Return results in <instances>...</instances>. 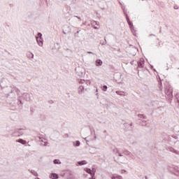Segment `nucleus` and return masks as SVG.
I'll use <instances>...</instances> for the list:
<instances>
[{
	"label": "nucleus",
	"instance_id": "obj_1",
	"mask_svg": "<svg viewBox=\"0 0 179 179\" xmlns=\"http://www.w3.org/2000/svg\"><path fill=\"white\" fill-rule=\"evenodd\" d=\"M117 155L118 156V162L122 163V164H125V163L128 162V157H132L133 155L132 152L124 150L123 151L117 150Z\"/></svg>",
	"mask_w": 179,
	"mask_h": 179
},
{
	"label": "nucleus",
	"instance_id": "obj_2",
	"mask_svg": "<svg viewBox=\"0 0 179 179\" xmlns=\"http://www.w3.org/2000/svg\"><path fill=\"white\" fill-rule=\"evenodd\" d=\"M78 83H80V85H80L78 87V94H82L83 93H84L85 87H86V86H90L91 85L90 80H83V79L78 80Z\"/></svg>",
	"mask_w": 179,
	"mask_h": 179
},
{
	"label": "nucleus",
	"instance_id": "obj_3",
	"mask_svg": "<svg viewBox=\"0 0 179 179\" xmlns=\"http://www.w3.org/2000/svg\"><path fill=\"white\" fill-rule=\"evenodd\" d=\"M138 117L139 118V122H141L143 127H146L147 124L146 121H145V120H146V116H145L143 114H139L138 115Z\"/></svg>",
	"mask_w": 179,
	"mask_h": 179
},
{
	"label": "nucleus",
	"instance_id": "obj_4",
	"mask_svg": "<svg viewBox=\"0 0 179 179\" xmlns=\"http://www.w3.org/2000/svg\"><path fill=\"white\" fill-rule=\"evenodd\" d=\"M122 9L124 10V13L126 15V19L127 20V23L130 27V29L131 30V31H134V24H132V22H131V21L129 20V17H128V15L127 14V11H125V7H122Z\"/></svg>",
	"mask_w": 179,
	"mask_h": 179
},
{
	"label": "nucleus",
	"instance_id": "obj_5",
	"mask_svg": "<svg viewBox=\"0 0 179 179\" xmlns=\"http://www.w3.org/2000/svg\"><path fill=\"white\" fill-rule=\"evenodd\" d=\"M114 79L117 83H122V75L120 73H116Z\"/></svg>",
	"mask_w": 179,
	"mask_h": 179
},
{
	"label": "nucleus",
	"instance_id": "obj_6",
	"mask_svg": "<svg viewBox=\"0 0 179 179\" xmlns=\"http://www.w3.org/2000/svg\"><path fill=\"white\" fill-rule=\"evenodd\" d=\"M165 93L168 94V96H170V94H173V89H171V87L169 83H166V86L165 87Z\"/></svg>",
	"mask_w": 179,
	"mask_h": 179
},
{
	"label": "nucleus",
	"instance_id": "obj_7",
	"mask_svg": "<svg viewBox=\"0 0 179 179\" xmlns=\"http://www.w3.org/2000/svg\"><path fill=\"white\" fill-rule=\"evenodd\" d=\"M138 68H143V65L145 64V59L141 58L137 62Z\"/></svg>",
	"mask_w": 179,
	"mask_h": 179
},
{
	"label": "nucleus",
	"instance_id": "obj_8",
	"mask_svg": "<svg viewBox=\"0 0 179 179\" xmlns=\"http://www.w3.org/2000/svg\"><path fill=\"white\" fill-rule=\"evenodd\" d=\"M36 41L38 43V45L40 47H43V38H40L38 37H36Z\"/></svg>",
	"mask_w": 179,
	"mask_h": 179
},
{
	"label": "nucleus",
	"instance_id": "obj_9",
	"mask_svg": "<svg viewBox=\"0 0 179 179\" xmlns=\"http://www.w3.org/2000/svg\"><path fill=\"white\" fill-rule=\"evenodd\" d=\"M95 65L96 66H101L103 65V61L101 59H96L95 61Z\"/></svg>",
	"mask_w": 179,
	"mask_h": 179
},
{
	"label": "nucleus",
	"instance_id": "obj_10",
	"mask_svg": "<svg viewBox=\"0 0 179 179\" xmlns=\"http://www.w3.org/2000/svg\"><path fill=\"white\" fill-rule=\"evenodd\" d=\"M169 149L170 152H172V153H175L176 155H179V151H178L177 150L173 148H169Z\"/></svg>",
	"mask_w": 179,
	"mask_h": 179
},
{
	"label": "nucleus",
	"instance_id": "obj_11",
	"mask_svg": "<svg viewBox=\"0 0 179 179\" xmlns=\"http://www.w3.org/2000/svg\"><path fill=\"white\" fill-rule=\"evenodd\" d=\"M115 178H117V179H122V176H119L117 174H113L111 177V179H115Z\"/></svg>",
	"mask_w": 179,
	"mask_h": 179
},
{
	"label": "nucleus",
	"instance_id": "obj_12",
	"mask_svg": "<svg viewBox=\"0 0 179 179\" xmlns=\"http://www.w3.org/2000/svg\"><path fill=\"white\" fill-rule=\"evenodd\" d=\"M116 94L119 96H127V94L124 91H116Z\"/></svg>",
	"mask_w": 179,
	"mask_h": 179
},
{
	"label": "nucleus",
	"instance_id": "obj_13",
	"mask_svg": "<svg viewBox=\"0 0 179 179\" xmlns=\"http://www.w3.org/2000/svg\"><path fill=\"white\" fill-rule=\"evenodd\" d=\"M50 178H52V179H57L58 178V174L57 173H52L51 175H50Z\"/></svg>",
	"mask_w": 179,
	"mask_h": 179
},
{
	"label": "nucleus",
	"instance_id": "obj_14",
	"mask_svg": "<svg viewBox=\"0 0 179 179\" xmlns=\"http://www.w3.org/2000/svg\"><path fill=\"white\" fill-rule=\"evenodd\" d=\"M79 166H83L85 164H87V162L86 160L80 161L78 162Z\"/></svg>",
	"mask_w": 179,
	"mask_h": 179
},
{
	"label": "nucleus",
	"instance_id": "obj_15",
	"mask_svg": "<svg viewBox=\"0 0 179 179\" xmlns=\"http://www.w3.org/2000/svg\"><path fill=\"white\" fill-rule=\"evenodd\" d=\"M84 170H85V171H86V173H87L88 174H91V176H92V169H90L89 168H85Z\"/></svg>",
	"mask_w": 179,
	"mask_h": 179
},
{
	"label": "nucleus",
	"instance_id": "obj_16",
	"mask_svg": "<svg viewBox=\"0 0 179 179\" xmlns=\"http://www.w3.org/2000/svg\"><path fill=\"white\" fill-rule=\"evenodd\" d=\"M23 97L24 99H25V100H29V97H30V95L29 94H24Z\"/></svg>",
	"mask_w": 179,
	"mask_h": 179
},
{
	"label": "nucleus",
	"instance_id": "obj_17",
	"mask_svg": "<svg viewBox=\"0 0 179 179\" xmlns=\"http://www.w3.org/2000/svg\"><path fill=\"white\" fill-rule=\"evenodd\" d=\"M17 142H19V143H22V145H26V141L23 139H20L17 141Z\"/></svg>",
	"mask_w": 179,
	"mask_h": 179
},
{
	"label": "nucleus",
	"instance_id": "obj_18",
	"mask_svg": "<svg viewBox=\"0 0 179 179\" xmlns=\"http://www.w3.org/2000/svg\"><path fill=\"white\" fill-rule=\"evenodd\" d=\"M30 173H31V174H33V176H34L35 177H37V176H38V173H37V172H36L35 171H30Z\"/></svg>",
	"mask_w": 179,
	"mask_h": 179
},
{
	"label": "nucleus",
	"instance_id": "obj_19",
	"mask_svg": "<svg viewBox=\"0 0 179 179\" xmlns=\"http://www.w3.org/2000/svg\"><path fill=\"white\" fill-rule=\"evenodd\" d=\"M54 163L55 164H61V162L59 161V159H55Z\"/></svg>",
	"mask_w": 179,
	"mask_h": 179
},
{
	"label": "nucleus",
	"instance_id": "obj_20",
	"mask_svg": "<svg viewBox=\"0 0 179 179\" xmlns=\"http://www.w3.org/2000/svg\"><path fill=\"white\" fill-rule=\"evenodd\" d=\"M78 76H83V71H77Z\"/></svg>",
	"mask_w": 179,
	"mask_h": 179
},
{
	"label": "nucleus",
	"instance_id": "obj_21",
	"mask_svg": "<svg viewBox=\"0 0 179 179\" xmlns=\"http://www.w3.org/2000/svg\"><path fill=\"white\" fill-rule=\"evenodd\" d=\"M36 37H38V38H43V34L41 33H38Z\"/></svg>",
	"mask_w": 179,
	"mask_h": 179
},
{
	"label": "nucleus",
	"instance_id": "obj_22",
	"mask_svg": "<svg viewBox=\"0 0 179 179\" xmlns=\"http://www.w3.org/2000/svg\"><path fill=\"white\" fill-rule=\"evenodd\" d=\"M107 85H103L102 90H103V92H107Z\"/></svg>",
	"mask_w": 179,
	"mask_h": 179
},
{
	"label": "nucleus",
	"instance_id": "obj_23",
	"mask_svg": "<svg viewBox=\"0 0 179 179\" xmlns=\"http://www.w3.org/2000/svg\"><path fill=\"white\" fill-rule=\"evenodd\" d=\"M91 173H92V176H94V173H96V169H92V170L91 171Z\"/></svg>",
	"mask_w": 179,
	"mask_h": 179
},
{
	"label": "nucleus",
	"instance_id": "obj_24",
	"mask_svg": "<svg viewBox=\"0 0 179 179\" xmlns=\"http://www.w3.org/2000/svg\"><path fill=\"white\" fill-rule=\"evenodd\" d=\"M76 146H80V142L79 141L76 142Z\"/></svg>",
	"mask_w": 179,
	"mask_h": 179
},
{
	"label": "nucleus",
	"instance_id": "obj_25",
	"mask_svg": "<svg viewBox=\"0 0 179 179\" xmlns=\"http://www.w3.org/2000/svg\"><path fill=\"white\" fill-rule=\"evenodd\" d=\"M121 173H122V174H124V173H127V171H125V170H122V171H121Z\"/></svg>",
	"mask_w": 179,
	"mask_h": 179
},
{
	"label": "nucleus",
	"instance_id": "obj_26",
	"mask_svg": "<svg viewBox=\"0 0 179 179\" xmlns=\"http://www.w3.org/2000/svg\"><path fill=\"white\" fill-rule=\"evenodd\" d=\"M87 54H94L93 52H87Z\"/></svg>",
	"mask_w": 179,
	"mask_h": 179
},
{
	"label": "nucleus",
	"instance_id": "obj_27",
	"mask_svg": "<svg viewBox=\"0 0 179 179\" xmlns=\"http://www.w3.org/2000/svg\"><path fill=\"white\" fill-rule=\"evenodd\" d=\"M74 17H77V19H80V17L74 16Z\"/></svg>",
	"mask_w": 179,
	"mask_h": 179
},
{
	"label": "nucleus",
	"instance_id": "obj_28",
	"mask_svg": "<svg viewBox=\"0 0 179 179\" xmlns=\"http://www.w3.org/2000/svg\"><path fill=\"white\" fill-rule=\"evenodd\" d=\"M136 143V142H133V143H131V145H135Z\"/></svg>",
	"mask_w": 179,
	"mask_h": 179
},
{
	"label": "nucleus",
	"instance_id": "obj_29",
	"mask_svg": "<svg viewBox=\"0 0 179 179\" xmlns=\"http://www.w3.org/2000/svg\"><path fill=\"white\" fill-rule=\"evenodd\" d=\"M31 55H32V58H34V54H31Z\"/></svg>",
	"mask_w": 179,
	"mask_h": 179
},
{
	"label": "nucleus",
	"instance_id": "obj_30",
	"mask_svg": "<svg viewBox=\"0 0 179 179\" xmlns=\"http://www.w3.org/2000/svg\"><path fill=\"white\" fill-rule=\"evenodd\" d=\"M131 65H133L134 64V61L131 62Z\"/></svg>",
	"mask_w": 179,
	"mask_h": 179
},
{
	"label": "nucleus",
	"instance_id": "obj_31",
	"mask_svg": "<svg viewBox=\"0 0 179 179\" xmlns=\"http://www.w3.org/2000/svg\"><path fill=\"white\" fill-rule=\"evenodd\" d=\"M105 44H106V43H102V45H105Z\"/></svg>",
	"mask_w": 179,
	"mask_h": 179
},
{
	"label": "nucleus",
	"instance_id": "obj_32",
	"mask_svg": "<svg viewBox=\"0 0 179 179\" xmlns=\"http://www.w3.org/2000/svg\"><path fill=\"white\" fill-rule=\"evenodd\" d=\"M96 138H97V137L95 136H94V139H96Z\"/></svg>",
	"mask_w": 179,
	"mask_h": 179
},
{
	"label": "nucleus",
	"instance_id": "obj_33",
	"mask_svg": "<svg viewBox=\"0 0 179 179\" xmlns=\"http://www.w3.org/2000/svg\"><path fill=\"white\" fill-rule=\"evenodd\" d=\"M20 103L22 104V101H20Z\"/></svg>",
	"mask_w": 179,
	"mask_h": 179
},
{
	"label": "nucleus",
	"instance_id": "obj_34",
	"mask_svg": "<svg viewBox=\"0 0 179 179\" xmlns=\"http://www.w3.org/2000/svg\"><path fill=\"white\" fill-rule=\"evenodd\" d=\"M87 142H89V141H86V143H87Z\"/></svg>",
	"mask_w": 179,
	"mask_h": 179
},
{
	"label": "nucleus",
	"instance_id": "obj_35",
	"mask_svg": "<svg viewBox=\"0 0 179 179\" xmlns=\"http://www.w3.org/2000/svg\"><path fill=\"white\" fill-rule=\"evenodd\" d=\"M35 179H40V178H36Z\"/></svg>",
	"mask_w": 179,
	"mask_h": 179
},
{
	"label": "nucleus",
	"instance_id": "obj_36",
	"mask_svg": "<svg viewBox=\"0 0 179 179\" xmlns=\"http://www.w3.org/2000/svg\"><path fill=\"white\" fill-rule=\"evenodd\" d=\"M94 29H97V27H95Z\"/></svg>",
	"mask_w": 179,
	"mask_h": 179
},
{
	"label": "nucleus",
	"instance_id": "obj_37",
	"mask_svg": "<svg viewBox=\"0 0 179 179\" xmlns=\"http://www.w3.org/2000/svg\"><path fill=\"white\" fill-rule=\"evenodd\" d=\"M77 33H79V31H78Z\"/></svg>",
	"mask_w": 179,
	"mask_h": 179
},
{
	"label": "nucleus",
	"instance_id": "obj_38",
	"mask_svg": "<svg viewBox=\"0 0 179 179\" xmlns=\"http://www.w3.org/2000/svg\"><path fill=\"white\" fill-rule=\"evenodd\" d=\"M11 90V93H12V90Z\"/></svg>",
	"mask_w": 179,
	"mask_h": 179
}]
</instances>
